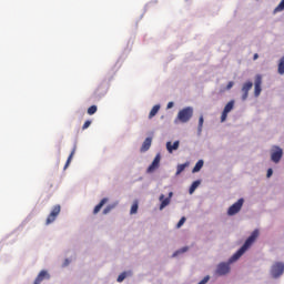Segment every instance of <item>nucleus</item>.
Segmentation results:
<instances>
[{
  "label": "nucleus",
  "instance_id": "27",
  "mask_svg": "<svg viewBox=\"0 0 284 284\" xmlns=\"http://www.w3.org/2000/svg\"><path fill=\"white\" fill-rule=\"evenodd\" d=\"M185 221H186L185 216L181 217V220L176 224L178 230L183 227V225L185 224Z\"/></svg>",
  "mask_w": 284,
  "mask_h": 284
},
{
  "label": "nucleus",
  "instance_id": "1",
  "mask_svg": "<svg viewBox=\"0 0 284 284\" xmlns=\"http://www.w3.org/2000/svg\"><path fill=\"white\" fill-rule=\"evenodd\" d=\"M256 239H258V230L252 232L251 236H248L242 247L230 257L227 263L222 262L217 265L215 270L216 276H225V274H230V264L236 263V261L242 257L243 253L247 252V250L252 247V244L254 243V241H256Z\"/></svg>",
  "mask_w": 284,
  "mask_h": 284
},
{
  "label": "nucleus",
  "instance_id": "12",
  "mask_svg": "<svg viewBox=\"0 0 284 284\" xmlns=\"http://www.w3.org/2000/svg\"><path fill=\"white\" fill-rule=\"evenodd\" d=\"M152 148V138H146L141 146V152H148Z\"/></svg>",
  "mask_w": 284,
  "mask_h": 284
},
{
  "label": "nucleus",
  "instance_id": "5",
  "mask_svg": "<svg viewBox=\"0 0 284 284\" xmlns=\"http://www.w3.org/2000/svg\"><path fill=\"white\" fill-rule=\"evenodd\" d=\"M284 272V263L282 262H276L272 267H271V275L273 278H278V276H283Z\"/></svg>",
  "mask_w": 284,
  "mask_h": 284
},
{
  "label": "nucleus",
  "instance_id": "30",
  "mask_svg": "<svg viewBox=\"0 0 284 284\" xmlns=\"http://www.w3.org/2000/svg\"><path fill=\"white\" fill-rule=\"evenodd\" d=\"M185 252H187V246L181 248L180 251H176L173 256H176V254H185Z\"/></svg>",
  "mask_w": 284,
  "mask_h": 284
},
{
  "label": "nucleus",
  "instance_id": "16",
  "mask_svg": "<svg viewBox=\"0 0 284 284\" xmlns=\"http://www.w3.org/2000/svg\"><path fill=\"white\" fill-rule=\"evenodd\" d=\"M75 152H77V146H74L73 150L71 151V153L67 160V163L64 165V170H68V168L70 166V163H72V159H73Z\"/></svg>",
  "mask_w": 284,
  "mask_h": 284
},
{
  "label": "nucleus",
  "instance_id": "35",
  "mask_svg": "<svg viewBox=\"0 0 284 284\" xmlns=\"http://www.w3.org/2000/svg\"><path fill=\"white\" fill-rule=\"evenodd\" d=\"M166 108H168V110H171V108H174V102H169Z\"/></svg>",
  "mask_w": 284,
  "mask_h": 284
},
{
  "label": "nucleus",
  "instance_id": "34",
  "mask_svg": "<svg viewBox=\"0 0 284 284\" xmlns=\"http://www.w3.org/2000/svg\"><path fill=\"white\" fill-rule=\"evenodd\" d=\"M272 174H274V171L272 169H268L267 173H266L267 179H270V176H272Z\"/></svg>",
  "mask_w": 284,
  "mask_h": 284
},
{
  "label": "nucleus",
  "instance_id": "4",
  "mask_svg": "<svg viewBox=\"0 0 284 284\" xmlns=\"http://www.w3.org/2000/svg\"><path fill=\"white\" fill-rule=\"evenodd\" d=\"M243 203H245V200L240 199L233 205H231L227 210L229 216H234L235 214H239L241 212V209L243 207Z\"/></svg>",
  "mask_w": 284,
  "mask_h": 284
},
{
  "label": "nucleus",
  "instance_id": "19",
  "mask_svg": "<svg viewBox=\"0 0 284 284\" xmlns=\"http://www.w3.org/2000/svg\"><path fill=\"white\" fill-rule=\"evenodd\" d=\"M232 110H234V101H230L225 106L223 112H226L227 114H230V112H232Z\"/></svg>",
  "mask_w": 284,
  "mask_h": 284
},
{
  "label": "nucleus",
  "instance_id": "10",
  "mask_svg": "<svg viewBox=\"0 0 284 284\" xmlns=\"http://www.w3.org/2000/svg\"><path fill=\"white\" fill-rule=\"evenodd\" d=\"M173 194L174 193L170 192L169 197H165V195L163 194L160 195V201H161L160 210H164V207H168V204L170 203V199H172Z\"/></svg>",
  "mask_w": 284,
  "mask_h": 284
},
{
  "label": "nucleus",
  "instance_id": "17",
  "mask_svg": "<svg viewBox=\"0 0 284 284\" xmlns=\"http://www.w3.org/2000/svg\"><path fill=\"white\" fill-rule=\"evenodd\" d=\"M203 165H204L203 160H199V161L196 162L195 166H194L193 170H192L193 174L196 173V172H201Z\"/></svg>",
  "mask_w": 284,
  "mask_h": 284
},
{
  "label": "nucleus",
  "instance_id": "33",
  "mask_svg": "<svg viewBox=\"0 0 284 284\" xmlns=\"http://www.w3.org/2000/svg\"><path fill=\"white\" fill-rule=\"evenodd\" d=\"M232 88H234V82H229L226 85V90H232Z\"/></svg>",
  "mask_w": 284,
  "mask_h": 284
},
{
  "label": "nucleus",
  "instance_id": "32",
  "mask_svg": "<svg viewBox=\"0 0 284 284\" xmlns=\"http://www.w3.org/2000/svg\"><path fill=\"white\" fill-rule=\"evenodd\" d=\"M207 281H210V276H205L202 281L199 282V284H206Z\"/></svg>",
  "mask_w": 284,
  "mask_h": 284
},
{
  "label": "nucleus",
  "instance_id": "8",
  "mask_svg": "<svg viewBox=\"0 0 284 284\" xmlns=\"http://www.w3.org/2000/svg\"><path fill=\"white\" fill-rule=\"evenodd\" d=\"M283 159V149L276 146V151L271 154L273 163H278Z\"/></svg>",
  "mask_w": 284,
  "mask_h": 284
},
{
  "label": "nucleus",
  "instance_id": "14",
  "mask_svg": "<svg viewBox=\"0 0 284 284\" xmlns=\"http://www.w3.org/2000/svg\"><path fill=\"white\" fill-rule=\"evenodd\" d=\"M108 203V197H103L100 203L98 205H95L94 210H93V214H99V212H101V207H103V205Z\"/></svg>",
  "mask_w": 284,
  "mask_h": 284
},
{
  "label": "nucleus",
  "instance_id": "29",
  "mask_svg": "<svg viewBox=\"0 0 284 284\" xmlns=\"http://www.w3.org/2000/svg\"><path fill=\"white\" fill-rule=\"evenodd\" d=\"M90 125H92V121L87 120V121L84 122V124L82 125V130H88V128H90Z\"/></svg>",
  "mask_w": 284,
  "mask_h": 284
},
{
  "label": "nucleus",
  "instance_id": "22",
  "mask_svg": "<svg viewBox=\"0 0 284 284\" xmlns=\"http://www.w3.org/2000/svg\"><path fill=\"white\" fill-rule=\"evenodd\" d=\"M136 212H139V202H134L131 206V214H136Z\"/></svg>",
  "mask_w": 284,
  "mask_h": 284
},
{
  "label": "nucleus",
  "instance_id": "11",
  "mask_svg": "<svg viewBox=\"0 0 284 284\" xmlns=\"http://www.w3.org/2000/svg\"><path fill=\"white\" fill-rule=\"evenodd\" d=\"M180 142L175 141L173 144L172 142H166V150L170 154L174 152V150H179Z\"/></svg>",
  "mask_w": 284,
  "mask_h": 284
},
{
  "label": "nucleus",
  "instance_id": "6",
  "mask_svg": "<svg viewBox=\"0 0 284 284\" xmlns=\"http://www.w3.org/2000/svg\"><path fill=\"white\" fill-rule=\"evenodd\" d=\"M254 83L252 81H247L242 87V101H247V97H250V90H252Z\"/></svg>",
  "mask_w": 284,
  "mask_h": 284
},
{
  "label": "nucleus",
  "instance_id": "37",
  "mask_svg": "<svg viewBox=\"0 0 284 284\" xmlns=\"http://www.w3.org/2000/svg\"><path fill=\"white\" fill-rule=\"evenodd\" d=\"M70 264V262L68 261V260H65V263H64V265H69Z\"/></svg>",
  "mask_w": 284,
  "mask_h": 284
},
{
  "label": "nucleus",
  "instance_id": "20",
  "mask_svg": "<svg viewBox=\"0 0 284 284\" xmlns=\"http://www.w3.org/2000/svg\"><path fill=\"white\" fill-rule=\"evenodd\" d=\"M278 74H284V57L280 59L278 68H277Z\"/></svg>",
  "mask_w": 284,
  "mask_h": 284
},
{
  "label": "nucleus",
  "instance_id": "3",
  "mask_svg": "<svg viewBox=\"0 0 284 284\" xmlns=\"http://www.w3.org/2000/svg\"><path fill=\"white\" fill-rule=\"evenodd\" d=\"M59 214H61V205L57 204L53 206L52 211L48 215L45 225H50V224L54 223V221H57V216H59Z\"/></svg>",
  "mask_w": 284,
  "mask_h": 284
},
{
  "label": "nucleus",
  "instance_id": "23",
  "mask_svg": "<svg viewBox=\"0 0 284 284\" xmlns=\"http://www.w3.org/2000/svg\"><path fill=\"white\" fill-rule=\"evenodd\" d=\"M203 123H204V119L203 115L200 116L199 119V126H197V132H203Z\"/></svg>",
  "mask_w": 284,
  "mask_h": 284
},
{
  "label": "nucleus",
  "instance_id": "26",
  "mask_svg": "<svg viewBox=\"0 0 284 284\" xmlns=\"http://www.w3.org/2000/svg\"><path fill=\"white\" fill-rule=\"evenodd\" d=\"M126 276H128V273H121L118 276V283H123V281H125Z\"/></svg>",
  "mask_w": 284,
  "mask_h": 284
},
{
  "label": "nucleus",
  "instance_id": "24",
  "mask_svg": "<svg viewBox=\"0 0 284 284\" xmlns=\"http://www.w3.org/2000/svg\"><path fill=\"white\" fill-rule=\"evenodd\" d=\"M284 10V0L280 2V4L274 9V12H283Z\"/></svg>",
  "mask_w": 284,
  "mask_h": 284
},
{
  "label": "nucleus",
  "instance_id": "7",
  "mask_svg": "<svg viewBox=\"0 0 284 284\" xmlns=\"http://www.w3.org/2000/svg\"><path fill=\"white\" fill-rule=\"evenodd\" d=\"M263 83V78L261 77V74H257L255 77V82H254V97H261V85Z\"/></svg>",
  "mask_w": 284,
  "mask_h": 284
},
{
  "label": "nucleus",
  "instance_id": "15",
  "mask_svg": "<svg viewBox=\"0 0 284 284\" xmlns=\"http://www.w3.org/2000/svg\"><path fill=\"white\" fill-rule=\"evenodd\" d=\"M159 110H161V105L155 104V105L151 109V111H150V113H149V119H154V116H156V114H159Z\"/></svg>",
  "mask_w": 284,
  "mask_h": 284
},
{
  "label": "nucleus",
  "instance_id": "2",
  "mask_svg": "<svg viewBox=\"0 0 284 284\" xmlns=\"http://www.w3.org/2000/svg\"><path fill=\"white\" fill-rule=\"evenodd\" d=\"M192 116H194V109L192 106H186L179 111L175 123H187Z\"/></svg>",
  "mask_w": 284,
  "mask_h": 284
},
{
  "label": "nucleus",
  "instance_id": "36",
  "mask_svg": "<svg viewBox=\"0 0 284 284\" xmlns=\"http://www.w3.org/2000/svg\"><path fill=\"white\" fill-rule=\"evenodd\" d=\"M256 59H258V53H255V54L253 55V60L256 61Z\"/></svg>",
  "mask_w": 284,
  "mask_h": 284
},
{
  "label": "nucleus",
  "instance_id": "21",
  "mask_svg": "<svg viewBox=\"0 0 284 284\" xmlns=\"http://www.w3.org/2000/svg\"><path fill=\"white\" fill-rule=\"evenodd\" d=\"M186 168H187V163L178 165L176 176H179V174H181V172H183Z\"/></svg>",
  "mask_w": 284,
  "mask_h": 284
},
{
  "label": "nucleus",
  "instance_id": "28",
  "mask_svg": "<svg viewBox=\"0 0 284 284\" xmlns=\"http://www.w3.org/2000/svg\"><path fill=\"white\" fill-rule=\"evenodd\" d=\"M112 210H114V205H108V206L103 210V214H110V212H112Z\"/></svg>",
  "mask_w": 284,
  "mask_h": 284
},
{
  "label": "nucleus",
  "instance_id": "25",
  "mask_svg": "<svg viewBox=\"0 0 284 284\" xmlns=\"http://www.w3.org/2000/svg\"><path fill=\"white\" fill-rule=\"evenodd\" d=\"M97 105H91L89 109H88V114L92 115V114H97Z\"/></svg>",
  "mask_w": 284,
  "mask_h": 284
},
{
  "label": "nucleus",
  "instance_id": "31",
  "mask_svg": "<svg viewBox=\"0 0 284 284\" xmlns=\"http://www.w3.org/2000/svg\"><path fill=\"white\" fill-rule=\"evenodd\" d=\"M226 119H227V113H226L225 111H223V112H222V115H221V121H222V123H223L224 121H226Z\"/></svg>",
  "mask_w": 284,
  "mask_h": 284
},
{
  "label": "nucleus",
  "instance_id": "13",
  "mask_svg": "<svg viewBox=\"0 0 284 284\" xmlns=\"http://www.w3.org/2000/svg\"><path fill=\"white\" fill-rule=\"evenodd\" d=\"M44 278H50V274H48L45 271H41V272L39 273V275L37 276L36 281H34V284H41V282H42Z\"/></svg>",
  "mask_w": 284,
  "mask_h": 284
},
{
  "label": "nucleus",
  "instance_id": "9",
  "mask_svg": "<svg viewBox=\"0 0 284 284\" xmlns=\"http://www.w3.org/2000/svg\"><path fill=\"white\" fill-rule=\"evenodd\" d=\"M159 165H161V154H156L151 165L148 168V172H154V170H159Z\"/></svg>",
  "mask_w": 284,
  "mask_h": 284
},
{
  "label": "nucleus",
  "instance_id": "18",
  "mask_svg": "<svg viewBox=\"0 0 284 284\" xmlns=\"http://www.w3.org/2000/svg\"><path fill=\"white\" fill-rule=\"evenodd\" d=\"M199 185H201V181H194L189 189V194H194V192L196 191V187H199Z\"/></svg>",
  "mask_w": 284,
  "mask_h": 284
}]
</instances>
